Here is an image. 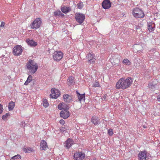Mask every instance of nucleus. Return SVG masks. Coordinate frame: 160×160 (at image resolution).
<instances>
[{
  "instance_id": "6e6552de",
  "label": "nucleus",
  "mask_w": 160,
  "mask_h": 160,
  "mask_svg": "<svg viewBox=\"0 0 160 160\" xmlns=\"http://www.w3.org/2000/svg\"><path fill=\"white\" fill-rule=\"evenodd\" d=\"M22 52V48L21 46L17 45L13 49V53L14 55L18 56L21 54Z\"/></svg>"
},
{
  "instance_id": "423d86ee",
  "label": "nucleus",
  "mask_w": 160,
  "mask_h": 160,
  "mask_svg": "<svg viewBox=\"0 0 160 160\" xmlns=\"http://www.w3.org/2000/svg\"><path fill=\"white\" fill-rule=\"evenodd\" d=\"M51 94L50 96L51 98L56 99L60 95V91L58 89L52 88L51 90Z\"/></svg>"
},
{
  "instance_id": "0eeeda50",
  "label": "nucleus",
  "mask_w": 160,
  "mask_h": 160,
  "mask_svg": "<svg viewBox=\"0 0 160 160\" xmlns=\"http://www.w3.org/2000/svg\"><path fill=\"white\" fill-rule=\"evenodd\" d=\"M75 19L77 22L80 24H81L85 19V16L83 14L77 13L75 14Z\"/></svg>"
},
{
  "instance_id": "a211bd4d",
  "label": "nucleus",
  "mask_w": 160,
  "mask_h": 160,
  "mask_svg": "<svg viewBox=\"0 0 160 160\" xmlns=\"http://www.w3.org/2000/svg\"><path fill=\"white\" fill-rule=\"evenodd\" d=\"M40 148L41 149L44 150H46L47 148H48L47 143L45 141L42 140L41 141Z\"/></svg>"
},
{
  "instance_id": "c756f323",
  "label": "nucleus",
  "mask_w": 160,
  "mask_h": 160,
  "mask_svg": "<svg viewBox=\"0 0 160 160\" xmlns=\"http://www.w3.org/2000/svg\"><path fill=\"white\" fill-rule=\"evenodd\" d=\"M21 158V156L19 154H17L16 155H15L12 157L10 160L13 159L14 160H16V159H19Z\"/></svg>"
},
{
  "instance_id": "f03ea898",
  "label": "nucleus",
  "mask_w": 160,
  "mask_h": 160,
  "mask_svg": "<svg viewBox=\"0 0 160 160\" xmlns=\"http://www.w3.org/2000/svg\"><path fill=\"white\" fill-rule=\"evenodd\" d=\"M25 66L28 72L31 74L36 72L38 68V64L34 60L31 59L27 62Z\"/></svg>"
},
{
  "instance_id": "473e14b6",
  "label": "nucleus",
  "mask_w": 160,
  "mask_h": 160,
  "mask_svg": "<svg viewBox=\"0 0 160 160\" xmlns=\"http://www.w3.org/2000/svg\"><path fill=\"white\" fill-rule=\"evenodd\" d=\"M108 133L109 135L112 136L113 134V129L111 128L109 129L108 130Z\"/></svg>"
},
{
  "instance_id": "4468645a",
  "label": "nucleus",
  "mask_w": 160,
  "mask_h": 160,
  "mask_svg": "<svg viewBox=\"0 0 160 160\" xmlns=\"http://www.w3.org/2000/svg\"><path fill=\"white\" fill-rule=\"evenodd\" d=\"M155 27V24L154 22L152 21L148 22V28L150 32L153 31Z\"/></svg>"
},
{
  "instance_id": "20e7f679",
  "label": "nucleus",
  "mask_w": 160,
  "mask_h": 160,
  "mask_svg": "<svg viewBox=\"0 0 160 160\" xmlns=\"http://www.w3.org/2000/svg\"><path fill=\"white\" fill-rule=\"evenodd\" d=\"M42 21L40 18H38L35 19L30 24V27L31 29H36L39 28L41 25Z\"/></svg>"
},
{
  "instance_id": "c9c22d12",
  "label": "nucleus",
  "mask_w": 160,
  "mask_h": 160,
  "mask_svg": "<svg viewBox=\"0 0 160 160\" xmlns=\"http://www.w3.org/2000/svg\"><path fill=\"white\" fill-rule=\"evenodd\" d=\"M100 84L98 82H95L93 85V86L94 87H99Z\"/></svg>"
},
{
  "instance_id": "412c9836",
  "label": "nucleus",
  "mask_w": 160,
  "mask_h": 160,
  "mask_svg": "<svg viewBox=\"0 0 160 160\" xmlns=\"http://www.w3.org/2000/svg\"><path fill=\"white\" fill-rule=\"evenodd\" d=\"M79 101H81L85 100V94H80L78 91L76 92Z\"/></svg>"
},
{
  "instance_id": "f8f14e48",
  "label": "nucleus",
  "mask_w": 160,
  "mask_h": 160,
  "mask_svg": "<svg viewBox=\"0 0 160 160\" xmlns=\"http://www.w3.org/2000/svg\"><path fill=\"white\" fill-rule=\"evenodd\" d=\"M94 55L92 52H89L88 54V62L89 64H93L96 60L94 58Z\"/></svg>"
},
{
  "instance_id": "4c0bfd02",
  "label": "nucleus",
  "mask_w": 160,
  "mask_h": 160,
  "mask_svg": "<svg viewBox=\"0 0 160 160\" xmlns=\"http://www.w3.org/2000/svg\"><path fill=\"white\" fill-rule=\"evenodd\" d=\"M3 111V108L1 104H0V114L2 113Z\"/></svg>"
},
{
  "instance_id": "1a4fd4ad",
  "label": "nucleus",
  "mask_w": 160,
  "mask_h": 160,
  "mask_svg": "<svg viewBox=\"0 0 160 160\" xmlns=\"http://www.w3.org/2000/svg\"><path fill=\"white\" fill-rule=\"evenodd\" d=\"M85 157V154L83 152H76L75 153L74 157L76 160H82Z\"/></svg>"
},
{
  "instance_id": "cd10ccee",
  "label": "nucleus",
  "mask_w": 160,
  "mask_h": 160,
  "mask_svg": "<svg viewBox=\"0 0 160 160\" xmlns=\"http://www.w3.org/2000/svg\"><path fill=\"white\" fill-rule=\"evenodd\" d=\"M23 151L25 152L30 153L32 151V148H24Z\"/></svg>"
},
{
  "instance_id": "5701e85b",
  "label": "nucleus",
  "mask_w": 160,
  "mask_h": 160,
  "mask_svg": "<svg viewBox=\"0 0 160 160\" xmlns=\"http://www.w3.org/2000/svg\"><path fill=\"white\" fill-rule=\"evenodd\" d=\"M15 104L14 102L12 101L10 102L9 103L8 109L9 111H11L15 107Z\"/></svg>"
},
{
  "instance_id": "9d476101",
  "label": "nucleus",
  "mask_w": 160,
  "mask_h": 160,
  "mask_svg": "<svg viewBox=\"0 0 160 160\" xmlns=\"http://www.w3.org/2000/svg\"><path fill=\"white\" fill-rule=\"evenodd\" d=\"M68 109H63L60 112V116L64 119H67L70 116V113L68 111Z\"/></svg>"
},
{
  "instance_id": "f257e3e1",
  "label": "nucleus",
  "mask_w": 160,
  "mask_h": 160,
  "mask_svg": "<svg viewBox=\"0 0 160 160\" xmlns=\"http://www.w3.org/2000/svg\"><path fill=\"white\" fill-rule=\"evenodd\" d=\"M133 81L132 78L130 77L127 78L125 79L123 78H121L117 82L116 88L118 89H126L131 85Z\"/></svg>"
},
{
  "instance_id": "2eb2a0df",
  "label": "nucleus",
  "mask_w": 160,
  "mask_h": 160,
  "mask_svg": "<svg viewBox=\"0 0 160 160\" xmlns=\"http://www.w3.org/2000/svg\"><path fill=\"white\" fill-rule=\"evenodd\" d=\"M148 87L152 91L159 89L158 84H155L153 82H150L148 85Z\"/></svg>"
},
{
  "instance_id": "b1692460",
  "label": "nucleus",
  "mask_w": 160,
  "mask_h": 160,
  "mask_svg": "<svg viewBox=\"0 0 160 160\" xmlns=\"http://www.w3.org/2000/svg\"><path fill=\"white\" fill-rule=\"evenodd\" d=\"M91 122L94 125L98 124L100 123L99 122L98 120V118L96 117H93L91 120Z\"/></svg>"
},
{
  "instance_id": "7c9ffc66",
  "label": "nucleus",
  "mask_w": 160,
  "mask_h": 160,
  "mask_svg": "<svg viewBox=\"0 0 160 160\" xmlns=\"http://www.w3.org/2000/svg\"><path fill=\"white\" fill-rule=\"evenodd\" d=\"M64 103L63 102L59 104L58 106V108L59 110H62L64 109Z\"/></svg>"
},
{
  "instance_id": "4be33fe9",
  "label": "nucleus",
  "mask_w": 160,
  "mask_h": 160,
  "mask_svg": "<svg viewBox=\"0 0 160 160\" xmlns=\"http://www.w3.org/2000/svg\"><path fill=\"white\" fill-rule=\"evenodd\" d=\"M68 82L69 85H73L74 83L73 77L72 76L69 77L68 78Z\"/></svg>"
},
{
  "instance_id": "dca6fc26",
  "label": "nucleus",
  "mask_w": 160,
  "mask_h": 160,
  "mask_svg": "<svg viewBox=\"0 0 160 160\" xmlns=\"http://www.w3.org/2000/svg\"><path fill=\"white\" fill-rule=\"evenodd\" d=\"M74 144V141L70 138H68L65 142V146L67 148H69Z\"/></svg>"
},
{
  "instance_id": "aec40b11",
  "label": "nucleus",
  "mask_w": 160,
  "mask_h": 160,
  "mask_svg": "<svg viewBox=\"0 0 160 160\" xmlns=\"http://www.w3.org/2000/svg\"><path fill=\"white\" fill-rule=\"evenodd\" d=\"M61 9L63 13H66L71 10L70 8L66 6L62 7Z\"/></svg>"
},
{
  "instance_id": "ddd939ff",
  "label": "nucleus",
  "mask_w": 160,
  "mask_h": 160,
  "mask_svg": "<svg viewBox=\"0 0 160 160\" xmlns=\"http://www.w3.org/2000/svg\"><path fill=\"white\" fill-rule=\"evenodd\" d=\"M111 4L109 0H104L102 3V6L105 9H108L110 8Z\"/></svg>"
},
{
  "instance_id": "9b49d317",
  "label": "nucleus",
  "mask_w": 160,
  "mask_h": 160,
  "mask_svg": "<svg viewBox=\"0 0 160 160\" xmlns=\"http://www.w3.org/2000/svg\"><path fill=\"white\" fill-rule=\"evenodd\" d=\"M147 152L146 151H141L138 155V160H147Z\"/></svg>"
},
{
  "instance_id": "ea45409f",
  "label": "nucleus",
  "mask_w": 160,
  "mask_h": 160,
  "mask_svg": "<svg viewBox=\"0 0 160 160\" xmlns=\"http://www.w3.org/2000/svg\"><path fill=\"white\" fill-rule=\"evenodd\" d=\"M157 98L158 101L160 102V95H158L157 97Z\"/></svg>"
},
{
  "instance_id": "e433bc0d",
  "label": "nucleus",
  "mask_w": 160,
  "mask_h": 160,
  "mask_svg": "<svg viewBox=\"0 0 160 160\" xmlns=\"http://www.w3.org/2000/svg\"><path fill=\"white\" fill-rule=\"evenodd\" d=\"M20 125H21V127H24L26 125V124H25V122L24 121L22 122L21 123Z\"/></svg>"
},
{
  "instance_id": "f3484780",
  "label": "nucleus",
  "mask_w": 160,
  "mask_h": 160,
  "mask_svg": "<svg viewBox=\"0 0 160 160\" xmlns=\"http://www.w3.org/2000/svg\"><path fill=\"white\" fill-rule=\"evenodd\" d=\"M28 45L32 47H34L37 45V43L32 39L28 38L26 40Z\"/></svg>"
},
{
  "instance_id": "6ab92c4d",
  "label": "nucleus",
  "mask_w": 160,
  "mask_h": 160,
  "mask_svg": "<svg viewBox=\"0 0 160 160\" xmlns=\"http://www.w3.org/2000/svg\"><path fill=\"white\" fill-rule=\"evenodd\" d=\"M63 98L65 102L69 103L72 100V97L70 95L65 94L63 96Z\"/></svg>"
},
{
  "instance_id": "a19ab883",
  "label": "nucleus",
  "mask_w": 160,
  "mask_h": 160,
  "mask_svg": "<svg viewBox=\"0 0 160 160\" xmlns=\"http://www.w3.org/2000/svg\"><path fill=\"white\" fill-rule=\"evenodd\" d=\"M5 25V23L3 22H1V23L0 25L1 27H4Z\"/></svg>"
},
{
  "instance_id": "72a5a7b5",
  "label": "nucleus",
  "mask_w": 160,
  "mask_h": 160,
  "mask_svg": "<svg viewBox=\"0 0 160 160\" xmlns=\"http://www.w3.org/2000/svg\"><path fill=\"white\" fill-rule=\"evenodd\" d=\"M77 6L78 8L81 9L83 6V4L82 2H80L77 4Z\"/></svg>"
},
{
  "instance_id": "a878e982",
  "label": "nucleus",
  "mask_w": 160,
  "mask_h": 160,
  "mask_svg": "<svg viewBox=\"0 0 160 160\" xmlns=\"http://www.w3.org/2000/svg\"><path fill=\"white\" fill-rule=\"evenodd\" d=\"M32 77L30 75L28 76L27 78V79L25 82L24 83V84L25 85H27L28 84L30 83L32 80Z\"/></svg>"
},
{
  "instance_id": "7ed1b4c3",
  "label": "nucleus",
  "mask_w": 160,
  "mask_h": 160,
  "mask_svg": "<svg viewBox=\"0 0 160 160\" xmlns=\"http://www.w3.org/2000/svg\"><path fill=\"white\" fill-rule=\"evenodd\" d=\"M132 14L134 17L136 18H143L145 15L143 12L139 8H136L133 9Z\"/></svg>"
},
{
  "instance_id": "bb28decb",
  "label": "nucleus",
  "mask_w": 160,
  "mask_h": 160,
  "mask_svg": "<svg viewBox=\"0 0 160 160\" xmlns=\"http://www.w3.org/2000/svg\"><path fill=\"white\" fill-rule=\"evenodd\" d=\"M122 62L124 64L128 66H130L131 64L130 61L128 59H124Z\"/></svg>"
},
{
  "instance_id": "2f4dec72",
  "label": "nucleus",
  "mask_w": 160,
  "mask_h": 160,
  "mask_svg": "<svg viewBox=\"0 0 160 160\" xmlns=\"http://www.w3.org/2000/svg\"><path fill=\"white\" fill-rule=\"evenodd\" d=\"M60 132L63 133L66 131L67 130L65 126H62L60 128H59Z\"/></svg>"
},
{
  "instance_id": "f704fd0d",
  "label": "nucleus",
  "mask_w": 160,
  "mask_h": 160,
  "mask_svg": "<svg viewBox=\"0 0 160 160\" xmlns=\"http://www.w3.org/2000/svg\"><path fill=\"white\" fill-rule=\"evenodd\" d=\"M9 115V113H7L5 115H3L2 116V118L3 120H6L7 119Z\"/></svg>"
},
{
  "instance_id": "393cba45",
  "label": "nucleus",
  "mask_w": 160,
  "mask_h": 160,
  "mask_svg": "<svg viewBox=\"0 0 160 160\" xmlns=\"http://www.w3.org/2000/svg\"><path fill=\"white\" fill-rule=\"evenodd\" d=\"M54 16L56 17H58L60 16H61L62 17L64 16V14H62L60 10L54 12Z\"/></svg>"
},
{
  "instance_id": "39448f33",
  "label": "nucleus",
  "mask_w": 160,
  "mask_h": 160,
  "mask_svg": "<svg viewBox=\"0 0 160 160\" xmlns=\"http://www.w3.org/2000/svg\"><path fill=\"white\" fill-rule=\"evenodd\" d=\"M63 56V53L59 51H55L53 53L52 57L53 59L56 61H60L62 58Z\"/></svg>"
},
{
  "instance_id": "58836bf2",
  "label": "nucleus",
  "mask_w": 160,
  "mask_h": 160,
  "mask_svg": "<svg viewBox=\"0 0 160 160\" xmlns=\"http://www.w3.org/2000/svg\"><path fill=\"white\" fill-rule=\"evenodd\" d=\"M59 123L62 125H63L65 123V121L63 119H61L59 121Z\"/></svg>"
},
{
  "instance_id": "c85d7f7f",
  "label": "nucleus",
  "mask_w": 160,
  "mask_h": 160,
  "mask_svg": "<svg viewBox=\"0 0 160 160\" xmlns=\"http://www.w3.org/2000/svg\"><path fill=\"white\" fill-rule=\"evenodd\" d=\"M42 105L43 106L45 107H47L49 105V103L47 99H43L42 101Z\"/></svg>"
}]
</instances>
